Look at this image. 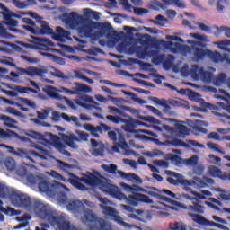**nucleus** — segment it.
<instances>
[{
    "mask_svg": "<svg viewBox=\"0 0 230 230\" xmlns=\"http://www.w3.org/2000/svg\"><path fill=\"white\" fill-rule=\"evenodd\" d=\"M67 181L72 186L77 188V190H80L81 191H85L87 190V187L82 183L84 182L88 186H99L102 191L111 195V197H114V199H125V195L117 186L108 182L107 180H103L94 175L93 172H87L84 176L81 178L74 173H70V177Z\"/></svg>",
    "mask_w": 230,
    "mask_h": 230,
    "instance_id": "1",
    "label": "nucleus"
},
{
    "mask_svg": "<svg viewBox=\"0 0 230 230\" xmlns=\"http://www.w3.org/2000/svg\"><path fill=\"white\" fill-rule=\"evenodd\" d=\"M126 188L128 190H131L134 191H142L143 193H146L147 195H150V197H155V199H157L158 200H162V202H172V199L168 197H171L172 199H176L175 193L166 189L159 190L155 187H146V189L149 190H146L142 187H139L138 185H132V186L126 185ZM160 193H164L168 197L163 196Z\"/></svg>",
    "mask_w": 230,
    "mask_h": 230,
    "instance_id": "2",
    "label": "nucleus"
},
{
    "mask_svg": "<svg viewBox=\"0 0 230 230\" xmlns=\"http://www.w3.org/2000/svg\"><path fill=\"white\" fill-rule=\"evenodd\" d=\"M217 46L219 49L225 51V54L222 56L220 52H213L211 50L208 51V57L211 59L215 64H218L219 62H226V64H230V40H225L217 42Z\"/></svg>",
    "mask_w": 230,
    "mask_h": 230,
    "instance_id": "3",
    "label": "nucleus"
},
{
    "mask_svg": "<svg viewBox=\"0 0 230 230\" xmlns=\"http://www.w3.org/2000/svg\"><path fill=\"white\" fill-rule=\"evenodd\" d=\"M122 186L124 190H126V191L132 193V195H128V197L127 198V195L122 193L124 195V198L118 199L119 200H126L127 204H128L129 206H137L139 202H144L145 204H154V200L150 199V197L145 194L136 192V191H143V190H131L127 188V186H130L127 183H123Z\"/></svg>",
    "mask_w": 230,
    "mask_h": 230,
    "instance_id": "4",
    "label": "nucleus"
},
{
    "mask_svg": "<svg viewBox=\"0 0 230 230\" xmlns=\"http://www.w3.org/2000/svg\"><path fill=\"white\" fill-rule=\"evenodd\" d=\"M11 202L15 208H24V209H33L35 203L28 194H24L19 190H13L11 194Z\"/></svg>",
    "mask_w": 230,
    "mask_h": 230,
    "instance_id": "5",
    "label": "nucleus"
},
{
    "mask_svg": "<svg viewBox=\"0 0 230 230\" xmlns=\"http://www.w3.org/2000/svg\"><path fill=\"white\" fill-rule=\"evenodd\" d=\"M192 204L194 205H189L184 206L183 209L187 210V217H190L193 222L196 224H199V226H204V222L206 221V217L195 214V213H204V207L199 203H195V201H192Z\"/></svg>",
    "mask_w": 230,
    "mask_h": 230,
    "instance_id": "6",
    "label": "nucleus"
},
{
    "mask_svg": "<svg viewBox=\"0 0 230 230\" xmlns=\"http://www.w3.org/2000/svg\"><path fill=\"white\" fill-rule=\"evenodd\" d=\"M35 211H38L40 217L44 220H48L49 224L53 226V224H57L58 222V217L53 215V210L48 205H43L40 201H35L34 207Z\"/></svg>",
    "mask_w": 230,
    "mask_h": 230,
    "instance_id": "7",
    "label": "nucleus"
},
{
    "mask_svg": "<svg viewBox=\"0 0 230 230\" xmlns=\"http://www.w3.org/2000/svg\"><path fill=\"white\" fill-rule=\"evenodd\" d=\"M1 15L4 17L5 26H9L10 28H17L19 26V22L15 19H21V15L13 13L12 10L5 7L4 4L0 3V17Z\"/></svg>",
    "mask_w": 230,
    "mask_h": 230,
    "instance_id": "8",
    "label": "nucleus"
},
{
    "mask_svg": "<svg viewBox=\"0 0 230 230\" xmlns=\"http://www.w3.org/2000/svg\"><path fill=\"white\" fill-rule=\"evenodd\" d=\"M190 74L195 80L201 78L203 82H207V84H211V82H214L215 80L213 73L204 71V67H199V65H194L193 69L190 70Z\"/></svg>",
    "mask_w": 230,
    "mask_h": 230,
    "instance_id": "9",
    "label": "nucleus"
},
{
    "mask_svg": "<svg viewBox=\"0 0 230 230\" xmlns=\"http://www.w3.org/2000/svg\"><path fill=\"white\" fill-rule=\"evenodd\" d=\"M65 22L69 24L71 28H78V26H82V24H85L87 22V18L83 15H79L75 12H71L68 14H64Z\"/></svg>",
    "mask_w": 230,
    "mask_h": 230,
    "instance_id": "10",
    "label": "nucleus"
},
{
    "mask_svg": "<svg viewBox=\"0 0 230 230\" xmlns=\"http://www.w3.org/2000/svg\"><path fill=\"white\" fill-rule=\"evenodd\" d=\"M23 28L32 33V35H53V29L49 27L46 21L40 22V28L30 27V25H23Z\"/></svg>",
    "mask_w": 230,
    "mask_h": 230,
    "instance_id": "11",
    "label": "nucleus"
},
{
    "mask_svg": "<svg viewBox=\"0 0 230 230\" xmlns=\"http://www.w3.org/2000/svg\"><path fill=\"white\" fill-rule=\"evenodd\" d=\"M13 137H19V134L11 129L4 130L3 128H0V139H4V141H6L7 139H13ZM0 147L6 148L11 154H13L15 152V149L13 147L6 144H0Z\"/></svg>",
    "mask_w": 230,
    "mask_h": 230,
    "instance_id": "12",
    "label": "nucleus"
},
{
    "mask_svg": "<svg viewBox=\"0 0 230 230\" xmlns=\"http://www.w3.org/2000/svg\"><path fill=\"white\" fill-rule=\"evenodd\" d=\"M84 130H87V132H90L91 135L96 138H99V134H103V131L109 132V130H111V127L107 126L105 123H101L99 126L96 127L91 124H84Z\"/></svg>",
    "mask_w": 230,
    "mask_h": 230,
    "instance_id": "13",
    "label": "nucleus"
},
{
    "mask_svg": "<svg viewBox=\"0 0 230 230\" xmlns=\"http://www.w3.org/2000/svg\"><path fill=\"white\" fill-rule=\"evenodd\" d=\"M40 44V55L42 57H47L48 58H58V56H55V54H50L44 51H49V46H53V42L50 41L49 39L46 38H40L39 39Z\"/></svg>",
    "mask_w": 230,
    "mask_h": 230,
    "instance_id": "14",
    "label": "nucleus"
},
{
    "mask_svg": "<svg viewBox=\"0 0 230 230\" xmlns=\"http://www.w3.org/2000/svg\"><path fill=\"white\" fill-rule=\"evenodd\" d=\"M189 192L191 193V195H194V197L190 196V194H185L183 195L184 199L187 200H191V202H195V204H197L199 200L206 199V197H211V191L206 190H202V194L192 190L191 189L189 190Z\"/></svg>",
    "mask_w": 230,
    "mask_h": 230,
    "instance_id": "15",
    "label": "nucleus"
},
{
    "mask_svg": "<svg viewBox=\"0 0 230 230\" xmlns=\"http://www.w3.org/2000/svg\"><path fill=\"white\" fill-rule=\"evenodd\" d=\"M190 37H192V39H195L196 40H199V41H195L191 40H187V44H191L192 46H194V48H197V46L199 48H206V43L204 42H209V40H208V36L204 34L201 35L199 33H190Z\"/></svg>",
    "mask_w": 230,
    "mask_h": 230,
    "instance_id": "16",
    "label": "nucleus"
},
{
    "mask_svg": "<svg viewBox=\"0 0 230 230\" xmlns=\"http://www.w3.org/2000/svg\"><path fill=\"white\" fill-rule=\"evenodd\" d=\"M93 24L94 25V28H97V30L101 31V35L103 37H107L108 39L112 37V31L114 29L112 28V25L109 22H93Z\"/></svg>",
    "mask_w": 230,
    "mask_h": 230,
    "instance_id": "17",
    "label": "nucleus"
},
{
    "mask_svg": "<svg viewBox=\"0 0 230 230\" xmlns=\"http://www.w3.org/2000/svg\"><path fill=\"white\" fill-rule=\"evenodd\" d=\"M124 118H128L124 119V122H122L126 124L124 126V130H126V132L134 133L136 132V127H137V125H146V123L140 120L134 119L132 117L128 115L124 116Z\"/></svg>",
    "mask_w": 230,
    "mask_h": 230,
    "instance_id": "18",
    "label": "nucleus"
},
{
    "mask_svg": "<svg viewBox=\"0 0 230 230\" xmlns=\"http://www.w3.org/2000/svg\"><path fill=\"white\" fill-rule=\"evenodd\" d=\"M31 137H32L33 139H38L39 141H44L45 143L49 145L52 141H55L57 136L49 132H45L44 134H41L37 131H31Z\"/></svg>",
    "mask_w": 230,
    "mask_h": 230,
    "instance_id": "19",
    "label": "nucleus"
},
{
    "mask_svg": "<svg viewBox=\"0 0 230 230\" xmlns=\"http://www.w3.org/2000/svg\"><path fill=\"white\" fill-rule=\"evenodd\" d=\"M167 46L172 53H182L183 55H187V53L191 51V48L190 46L182 45L181 43H173L172 41H169Z\"/></svg>",
    "mask_w": 230,
    "mask_h": 230,
    "instance_id": "20",
    "label": "nucleus"
},
{
    "mask_svg": "<svg viewBox=\"0 0 230 230\" xmlns=\"http://www.w3.org/2000/svg\"><path fill=\"white\" fill-rule=\"evenodd\" d=\"M75 85H76V87H74L73 90L63 88V91L66 93V94H78V93H91L93 91V88L87 84L75 83Z\"/></svg>",
    "mask_w": 230,
    "mask_h": 230,
    "instance_id": "21",
    "label": "nucleus"
},
{
    "mask_svg": "<svg viewBox=\"0 0 230 230\" xmlns=\"http://www.w3.org/2000/svg\"><path fill=\"white\" fill-rule=\"evenodd\" d=\"M175 179L172 177H167L166 181L167 182H169V184H172V186H179V184H181V186H184L185 191H191V188L186 187V185L190 184V180L184 179V176L182 174L175 177Z\"/></svg>",
    "mask_w": 230,
    "mask_h": 230,
    "instance_id": "22",
    "label": "nucleus"
},
{
    "mask_svg": "<svg viewBox=\"0 0 230 230\" xmlns=\"http://www.w3.org/2000/svg\"><path fill=\"white\" fill-rule=\"evenodd\" d=\"M208 172L210 177H218L222 181H230V172H222V170L215 165L209 166Z\"/></svg>",
    "mask_w": 230,
    "mask_h": 230,
    "instance_id": "23",
    "label": "nucleus"
},
{
    "mask_svg": "<svg viewBox=\"0 0 230 230\" xmlns=\"http://www.w3.org/2000/svg\"><path fill=\"white\" fill-rule=\"evenodd\" d=\"M20 71L23 75H27L28 76H44L46 75V69L37 68L33 66H29L28 68H21Z\"/></svg>",
    "mask_w": 230,
    "mask_h": 230,
    "instance_id": "24",
    "label": "nucleus"
},
{
    "mask_svg": "<svg viewBox=\"0 0 230 230\" xmlns=\"http://www.w3.org/2000/svg\"><path fill=\"white\" fill-rule=\"evenodd\" d=\"M66 209L73 213H81V211L85 209V205H84L80 200H73L66 204Z\"/></svg>",
    "mask_w": 230,
    "mask_h": 230,
    "instance_id": "25",
    "label": "nucleus"
},
{
    "mask_svg": "<svg viewBox=\"0 0 230 230\" xmlns=\"http://www.w3.org/2000/svg\"><path fill=\"white\" fill-rule=\"evenodd\" d=\"M119 148H121L122 150H127V148H128V144H127V141H125V136H123L122 134L119 135L115 145L111 147V150L116 153H119Z\"/></svg>",
    "mask_w": 230,
    "mask_h": 230,
    "instance_id": "26",
    "label": "nucleus"
},
{
    "mask_svg": "<svg viewBox=\"0 0 230 230\" xmlns=\"http://www.w3.org/2000/svg\"><path fill=\"white\" fill-rule=\"evenodd\" d=\"M38 188L42 193H51V191H53V189L55 188V185L49 181L41 179L38 183Z\"/></svg>",
    "mask_w": 230,
    "mask_h": 230,
    "instance_id": "27",
    "label": "nucleus"
},
{
    "mask_svg": "<svg viewBox=\"0 0 230 230\" xmlns=\"http://www.w3.org/2000/svg\"><path fill=\"white\" fill-rule=\"evenodd\" d=\"M191 49H193V56L198 62L199 60H204V58L208 57L209 51V49H203L195 46H191Z\"/></svg>",
    "mask_w": 230,
    "mask_h": 230,
    "instance_id": "28",
    "label": "nucleus"
},
{
    "mask_svg": "<svg viewBox=\"0 0 230 230\" xmlns=\"http://www.w3.org/2000/svg\"><path fill=\"white\" fill-rule=\"evenodd\" d=\"M15 191L8 188L6 185L0 183V199H12V193Z\"/></svg>",
    "mask_w": 230,
    "mask_h": 230,
    "instance_id": "29",
    "label": "nucleus"
},
{
    "mask_svg": "<svg viewBox=\"0 0 230 230\" xmlns=\"http://www.w3.org/2000/svg\"><path fill=\"white\" fill-rule=\"evenodd\" d=\"M175 129L178 132L180 137H186V136H190V128L188 126H184L181 123H176Z\"/></svg>",
    "mask_w": 230,
    "mask_h": 230,
    "instance_id": "30",
    "label": "nucleus"
},
{
    "mask_svg": "<svg viewBox=\"0 0 230 230\" xmlns=\"http://www.w3.org/2000/svg\"><path fill=\"white\" fill-rule=\"evenodd\" d=\"M45 93L49 98H54V100H61L62 97L60 96V93H58L57 88L53 86H47Z\"/></svg>",
    "mask_w": 230,
    "mask_h": 230,
    "instance_id": "31",
    "label": "nucleus"
},
{
    "mask_svg": "<svg viewBox=\"0 0 230 230\" xmlns=\"http://www.w3.org/2000/svg\"><path fill=\"white\" fill-rule=\"evenodd\" d=\"M162 3H164V6H170L172 4H174V6H177V8L184 9L186 8V4L182 2L181 0H161Z\"/></svg>",
    "mask_w": 230,
    "mask_h": 230,
    "instance_id": "32",
    "label": "nucleus"
},
{
    "mask_svg": "<svg viewBox=\"0 0 230 230\" xmlns=\"http://www.w3.org/2000/svg\"><path fill=\"white\" fill-rule=\"evenodd\" d=\"M0 119L4 121V124L5 127H8V128H15V125H17V120L6 115H0Z\"/></svg>",
    "mask_w": 230,
    "mask_h": 230,
    "instance_id": "33",
    "label": "nucleus"
},
{
    "mask_svg": "<svg viewBox=\"0 0 230 230\" xmlns=\"http://www.w3.org/2000/svg\"><path fill=\"white\" fill-rule=\"evenodd\" d=\"M189 182L190 184H187L186 188H188V186H197V188H206V186H208V183H206L202 178L199 177H194L191 181L189 180Z\"/></svg>",
    "mask_w": 230,
    "mask_h": 230,
    "instance_id": "34",
    "label": "nucleus"
},
{
    "mask_svg": "<svg viewBox=\"0 0 230 230\" xmlns=\"http://www.w3.org/2000/svg\"><path fill=\"white\" fill-rule=\"evenodd\" d=\"M14 91H16V93H20L21 94H29L30 93H33L34 94H39V91L31 87H22L20 85L14 86Z\"/></svg>",
    "mask_w": 230,
    "mask_h": 230,
    "instance_id": "35",
    "label": "nucleus"
},
{
    "mask_svg": "<svg viewBox=\"0 0 230 230\" xmlns=\"http://www.w3.org/2000/svg\"><path fill=\"white\" fill-rule=\"evenodd\" d=\"M0 212L4 213V215H6L7 217H17V215H20L19 210H15V208L12 207L4 208L1 206Z\"/></svg>",
    "mask_w": 230,
    "mask_h": 230,
    "instance_id": "36",
    "label": "nucleus"
},
{
    "mask_svg": "<svg viewBox=\"0 0 230 230\" xmlns=\"http://www.w3.org/2000/svg\"><path fill=\"white\" fill-rule=\"evenodd\" d=\"M119 173L123 177H128L131 181H135L137 184H143V180L137 174L134 172H128V174L125 173L123 171H119Z\"/></svg>",
    "mask_w": 230,
    "mask_h": 230,
    "instance_id": "37",
    "label": "nucleus"
},
{
    "mask_svg": "<svg viewBox=\"0 0 230 230\" xmlns=\"http://www.w3.org/2000/svg\"><path fill=\"white\" fill-rule=\"evenodd\" d=\"M190 96L192 98V100H199V102L203 103L202 107H206V109H211V104L209 102H205L203 99H200V94H199L197 92L190 91Z\"/></svg>",
    "mask_w": 230,
    "mask_h": 230,
    "instance_id": "38",
    "label": "nucleus"
},
{
    "mask_svg": "<svg viewBox=\"0 0 230 230\" xmlns=\"http://www.w3.org/2000/svg\"><path fill=\"white\" fill-rule=\"evenodd\" d=\"M84 15L88 19H95V21H98V19H100V13L93 11L89 8L84 10Z\"/></svg>",
    "mask_w": 230,
    "mask_h": 230,
    "instance_id": "39",
    "label": "nucleus"
},
{
    "mask_svg": "<svg viewBox=\"0 0 230 230\" xmlns=\"http://www.w3.org/2000/svg\"><path fill=\"white\" fill-rule=\"evenodd\" d=\"M123 93L126 94V96H130L131 100H133V102H136L137 103H139L140 105L146 103V101H145L141 98H137V94H136L135 93L123 91Z\"/></svg>",
    "mask_w": 230,
    "mask_h": 230,
    "instance_id": "40",
    "label": "nucleus"
},
{
    "mask_svg": "<svg viewBox=\"0 0 230 230\" xmlns=\"http://www.w3.org/2000/svg\"><path fill=\"white\" fill-rule=\"evenodd\" d=\"M56 31H57V33L54 34L55 40L61 41L62 38H64V37H66V35H67V31H66L64 30V28H62L60 26L56 28Z\"/></svg>",
    "mask_w": 230,
    "mask_h": 230,
    "instance_id": "41",
    "label": "nucleus"
},
{
    "mask_svg": "<svg viewBox=\"0 0 230 230\" xmlns=\"http://www.w3.org/2000/svg\"><path fill=\"white\" fill-rule=\"evenodd\" d=\"M150 10H166V6L158 0L151 1L149 4Z\"/></svg>",
    "mask_w": 230,
    "mask_h": 230,
    "instance_id": "42",
    "label": "nucleus"
},
{
    "mask_svg": "<svg viewBox=\"0 0 230 230\" xmlns=\"http://www.w3.org/2000/svg\"><path fill=\"white\" fill-rule=\"evenodd\" d=\"M113 220H114L115 222H117V224H119V226H122V227H126V228H128V229H130V228L133 227L132 225H130V224H128V223L123 221V217H121V216L116 215V213H115L114 216H113Z\"/></svg>",
    "mask_w": 230,
    "mask_h": 230,
    "instance_id": "43",
    "label": "nucleus"
},
{
    "mask_svg": "<svg viewBox=\"0 0 230 230\" xmlns=\"http://www.w3.org/2000/svg\"><path fill=\"white\" fill-rule=\"evenodd\" d=\"M58 163L59 164V168L63 170L64 172H66V173H69L71 170H75V165L69 164L64 161L58 160Z\"/></svg>",
    "mask_w": 230,
    "mask_h": 230,
    "instance_id": "44",
    "label": "nucleus"
},
{
    "mask_svg": "<svg viewBox=\"0 0 230 230\" xmlns=\"http://www.w3.org/2000/svg\"><path fill=\"white\" fill-rule=\"evenodd\" d=\"M207 146L210 150H215V152H218V154H221L222 155H226V151L222 150V148L218 144H216L213 142H208Z\"/></svg>",
    "mask_w": 230,
    "mask_h": 230,
    "instance_id": "45",
    "label": "nucleus"
},
{
    "mask_svg": "<svg viewBox=\"0 0 230 230\" xmlns=\"http://www.w3.org/2000/svg\"><path fill=\"white\" fill-rule=\"evenodd\" d=\"M84 218L86 222H98V217L93 213V210H84Z\"/></svg>",
    "mask_w": 230,
    "mask_h": 230,
    "instance_id": "46",
    "label": "nucleus"
},
{
    "mask_svg": "<svg viewBox=\"0 0 230 230\" xmlns=\"http://www.w3.org/2000/svg\"><path fill=\"white\" fill-rule=\"evenodd\" d=\"M227 78V75L226 74H219L215 79H214V85L216 87H220L222 84H226V80Z\"/></svg>",
    "mask_w": 230,
    "mask_h": 230,
    "instance_id": "47",
    "label": "nucleus"
},
{
    "mask_svg": "<svg viewBox=\"0 0 230 230\" xmlns=\"http://www.w3.org/2000/svg\"><path fill=\"white\" fill-rule=\"evenodd\" d=\"M98 224H99V230H112V226L109 223H107V221H105V219L103 218H99L97 220Z\"/></svg>",
    "mask_w": 230,
    "mask_h": 230,
    "instance_id": "48",
    "label": "nucleus"
},
{
    "mask_svg": "<svg viewBox=\"0 0 230 230\" xmlns=\"http://www.w3.org/2000/svg\"><path fill=\"white\" fill-rule=\"evenodd\" d=\"M106 119L111 123H114L115 125H119V123L125 122V119L114 115H107Z\"/></svg>",
    "mask_w": 230,
    "mask_h": 230,
    "instance_id": "49",
    "label": "nucleus"
},
{
    "mask_svg": "<svg viewBox=\"0 0 230 230\" xmlns=\"http://www.w3.org/2000/svg\"><path fill=\"white\" fill-rule=\"evenodd\" d=\"M102 170H104V172H107V173H116V172H118V166L116 164H111L109 165L107 164H103L102 165Z\"/></svg>",
    "mask_w": 230,
    "mask_h": 230,
    "instance_id": "50",
    "label": "nucleus"
},
{
    "mask_svg": "<svg viewBox=\"0 0 230 230\" xmlns=\"http://www.w3.org/2000/svg\"><path fill=\"white\" fill-rule=\"evenodd\" d=\"M100 208H102V209H103V213L107 217H114V214L116 213V209L112 207H107V206L100 205Z\"/></svg>",
    "mask_w": 230,
    "mask_h": 230,
    "instance_id": "51",
    "label": "nucleus"
},
{
    "mask_svg": "<svg viewBox=\"0 0 230 230\" xmlns=\"http://www.w3.org/2000/svg\"><path fill=\"white\" fill-rule=\"evenodd\" d=\"M140 119H142V121H146L147 123H152L153 125H161L160 120L153 116L140 117Z\"/></svg>",
    "mask_w": 230,
    "mask_h": 230,
    "instance_id": "52",
    "label": "nucleus"
},
{
    "mask_svg": "<svg viewBox=\"0 0 230 230\" xmlns=\"http://www.w3.org/2000/svg\"><path fill=\"white\" fill-rule=\"evenodd\" d=\"M170 160L176 164V166H182L184 160L177 155H171Z\"/></svg>",
    "mask_w": 230,
    "mask_h": 230,
    "instance_id": "53",
    "label": "nucleus"
},
{
    "mask_svg": "<svg viewBox=\"0 0 230 230\" xmlns=\"http://www.w3.org/2000/svg\"><path fill=\"white\" fill-rule=\"evenodd\" d=\"M155 166H158L159 168H169L170 163L164 160H154L153 161Z\"/></svg>",
    "mask_w": 230,
    "mask_h": 230,
    "instance_id": "54",
    "label": "nucleus"
},
{
    "mask_svg": "<svg viewBox=\"0 0 230 230\" xmlns=\"http://www.w3.org/2000/svg\"><path fill=\"white\" fill-rule=\"evenodd\" d=\"M108 111H109V114H119V116H123V117L126 116L123 111L114 106H108Z\"/></svg>",
    "mask_w": 230,
    "mask_h": 230,
    "instance_id": "55",
    "label": "nucleus"
},
{
    "mask_svg": "<svg viewBox=\"0 0 230 230\" xmlns=\"http://www.w3.org/2000/svg\"><path fill=\"white\" fill-rule=\"evenodd\" d=\"M61 118L65 121H67L68 123H70V121H73L74 123L78 122V118H76L75 116H69V115H67V113H61Z\"/></svg>",
    "mask_w": 230,
    "mask_h": 230,
    "instance_id": "56",
    "label": "nucleus"
},
{
    "mask_svg": "<svg viewBox=\"0 0 230 230\" xmlns=\"http://www.w3.org/2000/svg\"><path fill=\"white\" fill-rule=\"evenodd\" d=\"M38 119H47L49 116V109H44L42 111H37Z\"/></svg>",
    "mask_w": 230,
    "mask_h": 230,
    "instance_id": "57",
    "label": "nucleus"
},
{
    "mask_svg": "<svg viewBox=\"0 0 230 230\" xmlns=\"http://www.w3.org/2000/svg\"><path fill=\"white\" fill-rule=\"evenodd\" d=\"M172 146H184V148H190V145H188L184 141H182L181 139H177V138H175L172 141Z\"/></svg>",
    "mask_w": 230,
    "mask_h": 230,
    "instance_id": "58",
    "label": "nucleus"
},
{
    "mask_svg": "<svg viewBox=\"0 0 230 230\" xmlns=\"http://www.w3.org/2000/svg\"><path fill=\"white\" fill-rule=\"evenodd\" d=\"M5 166L9 172H13V170H15V160L9 158L5 161Z\"/></svg>",
    "mask_w": 230,
    "mask_h": 230,
    "instance_id": "59",
    "label": "nucleus"
},
{
    "mask_svg": "<svg viewBox=\"0 0 230 230\" xmlns=\"http://www.w3.org/2000/svg\"><path fill=\"white\" fill-rule=\"evenodd\" d=\"M208 159H209V163H211L212 164H220V163H222V158L211 154L208 155Z\"/></svg>",
    "mask_w": 230,
    "mask_h": 230,
    "instance_id": "60",
    "label": "nucleus"
},
{
    "mask_svg": "<svg viewBox=\"0 0 230 230\" xmlns=\"http://www.w3.org/2000/svg\"><path fill=\"white\" fill-rule=\"evenodd\" d=\"M145 155H146V157L154 158V157H157L159 155H163V153L161 150L155 149L152 152H150V151L146 152Z\"/></svg>",
    "mask_w": 230,
    "mask_h": 230,
    "instance_id": "61",
    "label": "nucleus"
},
{
    "mask_svg": "<svg viewBox=\"0 0 230 230\" xmlns=\"http://www.w3.org/2000/svg\"><path fill=\"white\" fill-rule=\"evenodd\" d=\"M229 0H217L216 10L217 12H222L223 10H226V6L224 4H227Z\"/></svg>",
    "mask_w": 230,
    "mask_h": 230,
    "instance_id": "62",
    "label": "nucleus"
},
{
    "mask_svg": "<svg viewBox=\"0 0 230 230\" xmlns=\"http://www.w3.org/2000/svg\"><path fill=\"white\" fill-rule=\"evenodd\" d=\"M58 200L59 204H67L69 199L67 198V194L61 192L58 195Z\"/></svg>",
    "mask_w": 230,
    "mask_h": 230,
    "instance_id": "63",
    "label": "nucleus"
},
{
    "mask_svg": "<svg viewBox=\"0 0 230 230\" xmlns=\"http://www.w3.org/2000/svg\"><path fill=\"white\" fill-rule=\"evenodd\" d=\"M217 31H218V33H222V31H225L226 37L230 39V28L229 27H226V26L217 27Z\"/></svg>",
    "mask_w": 230,
    "mask_h": 230,
    "instance_id": "64",
    "label": "nucleus"
}]
</instances>
